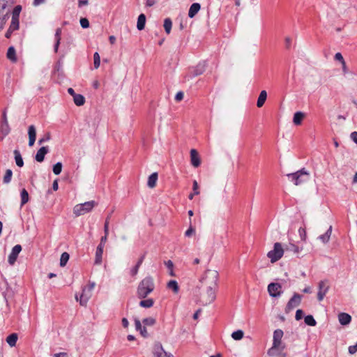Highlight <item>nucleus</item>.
<instances>
[{"label":"nucleus","instance_id":"41","mask_svg":"<svg viewBox=\"0 0 357 357\" xmlns=\"http://www.w3.org/2000/svg\"><path fill=\"white\" fill-rule=\"evenodd\" d=\"M21 10H22V6L20 5L16 6L13 10L12 18L19 20L20 13Z\"/></svg>","mask_w":357,"mask_h":357},{"label":"nucleus","instance_id":"60","mask_svg":"<svg viewBox=\"0 0 357 357\" xmlns=\"http://www.w3.org/2000/svg\"><path fill=\"white\" fill-rule=\"evenodd\" d=\"M183 98V92L179 91V92H178V93L176 94L175 100H176V101H181Z\"/></svg>","mask_w":357,"mask_h":357},{"label":"nucleus","instance_id":"51","mask_svg":"<svg viewBox=\"0 0 357 357\" xmlns=\"http://www.w3.org/2000/svg\"><path fill=\"white\" fill-rule=\"evenodd\" d=\"M348 351L350 354L353 355L357 352V343L355 345L349 346Z\"/></svg>","mask_w":357,"mask_h":357},{"label":"nucleus","instance_id":"24","mask_svg":"<svg viewBox=\"0 0 357 357\" xmlns=\"http://www.w3.org/2000/svg\"><path fill=\"white\" fill-rule=\"evenodd\" d=\"M146 23V16L144 14H140L138 16L137 19V28L138 30L141 31L144 29Z\"/></svg>","mask_w":357,"mask_h":357},{"label":"nucleus","instance_id":"30","mask_svg":"<svg viewBox=\"0 0 357 357\" xmlns=\"http://www.w3.org/2000/svg\"><path fill=\"white\" fill-rule=\"evenodd\" d=\"M17 340V335L16 333H12L10 335H8L6 338V342L10 347L15 346Z\"/></svg>","mask_w":357,"mask_h":357},{"label":"nucleus","instance_id":"46","mask_svg":"<svg viewBox=\"0 0 357 357\" xmlns=\"http://www.w3.org/2000/svg\"><path fill=\"white\" fill-rule=\"evenodd\" d=\"M204 71V66L198 65L196 68L193 70L192 73L194 76H197L202 74Z\"/></svg>","mask_w":357,"mask_h":357},{"label":"nucleus","instance_id":"44","mask_svg":"<svg viewBox=\"0 0 357 357\" xmlns=\"http://www.w3.org/2000/svg\"><path fill=\"white\" fill-rule=\"evenodd\" d=\"M62 170V163L60 162H58L53 166V172L56 175H59Z\"/></svg>","mask_w":357,"mask_h":357},{"label":"nucleus","instance_id":"40","mask_svg":"<svg viewBox=\"0 0 357 357\" xmlns=\"http://www.w3.org/2000/svg\"><path fill=\"white\" fill-rule=\"evenodd\" d=\"M305 323L310 326H314L317 324L315 319L312 315H307L305 317Z\"/></svg>","mask_w":357,"mask_h":357},{"label":"nucleus","instance_id":"22","mask_svg":"<svg viewBox=\"0 0 357 357\" xmlns=\"http://www.w3.org/2000/svg\"><path fill=\"white\" fill-rule=\"evenodd\" d=\"M10 131V128L8 123H1L0 126V132L2 135L1 139L7 136Z\"/></svg>","mask_w":357,"mask_h":357},{"label":"nucleus","instance_id":"56","mask_svg":"<svg viewBox=\"0 0 357 357\" xmlns=\"http://www.w3.org/2000/svg\"><path fill=\"white\" fill-rule=\"evenodd\" d=\"M135 325L137 331H140L142 328V324L138 319H135Z\"/></svg>","mask_w":357,"mask_h":357},{"label":"nucleus","instance_id":"33","mask_svg":"<svg viewBox=\"0 0 357 357\" xmlns=\"http://www.w3.org/2000/svg\"><path fill=\"white\" fill-rule=\"evenodd\" d=\"M192 189H193V190H192V192H192V193H190V194L189 195V196H188V198H189L190 199H193V197H194L195 195H198L200 193V192H199V185H198V183H197V181L196 180H195V181H193V187H192Z\"/></svg>","mask_w":357,"mask_h":357},{"label":"nucleus","instance_id":"34","mask_svg":"<svg viewBox=\"0 0 357 357\" xmlns=\"http://www.w3.org/2000/svg\"><path fill=\"white\" fill-rule=\"evenodd\" d=\"M164 29L167 34H169L172 30V22L170 18H166L164 20Z\"/></svg>","mask_w":357,"mask_h":357},{"label":"nucleus","instance_id":"57","mask_svg":"<svg viewBox=\"0 0 357 357\" xmlns=\"http://www.w3.org/2000/svg\"><path fill=\"white\" fill-rule=\"evenodd\" d=\"M350 139L357 144V132L354 131L350 134Z\"/></svg>","mask_w":357,"mask_h":357},{"label":"nucleus","instance_id":"61","mask_svg":"<svg viewBox=\"0 0 357 357\" xmlns=\"http://www.w3.org/2000/svg\"><path fill=\"white\" fill-rule=\"evenodd\" d=\"M342 73L344 75L348 73L349 72V69L347 66V64H346V62L344 61V63H342Z\"/></svg>","mask_w":357,"mask_h":357},{"label":"nucleus","instance_id":"15","mask_svg":"<svg viewBox=\"0 0 357 357\" xmlns=\"http://www.w3.org/2000/svg\"><path fill=\"white\" fill-rule=\"evenodd\" d=\"M190 162L195 167H198L201 164L198 152L195 149H191L190 151Z\"/></svg>","mask_w":357,"mask_h":357},{"label":"nucleus","instance_id":"17","mask_svg":"<svg viewBox=\"0 0 357 357\" xmlns=\"http://www.w3.org/2000/svg\"><path fill=\"white\" fill-rule=\"evenodd\" d=\"M48 148L43 146L37 151L35 159L37 162H41L44 160L45 155L48 153Z\"/></svg>","mask_w":357,"mask_h":357},{"label":"nucleus","instance_id":"4","mask_svg":"<svg viewBox=\"0 0 357 357\" xmlns=\"http://www.w3.org/2000/svg\"><path fill=\"white\" fill-rule=\"evenodd\" d=\"M287 176L296 185H301L309 180L310 173L303 168L294 173L287 174Z\"/></svg>","mask_w":357,"mask_h":357},{"label":"nucleus","instance_id":"48","mask_svg":"<svg viewBox=\"0 0 357 357\" xmlns=\"http://www.w3.org/2000/svg\"><path fill=\"white\" fill-rule=\"evenodd\" d=\"M10 27L14 31L17 30L19 29V20L12 18Z\"/></svg>","mask_w":357,"mask_h":357},{"label":"nucleus","instance_id":"16","mask_svg":"<svg viewBox=\"0 0 357 357\" xmlns=\"http://www.w3.org/2000/svg\"><path fill=\"white\" fill-rule=\"evenodd\" d=\"M28 135H29V146H32L36 141V128L33 125H31L28 128Z\"/></svg>","mask_w":357,"mask_h":357},{"label":"nucleus","instance_id":"37","mask_svg":"<svg viewBox=\"0 0 357 357\" xmlns=\"http://www.w3.org/2000/svg\"><path fill=\"white\" fill-rule=\"evenodd\" d=\"M69 254L67 252H63L61 255L60 258V266L61 267H63L67 264L68 261L69 260Z\"/></svg>","mask_w":357,"mask_h":357},{"label":"nucleus","instance_id":"5","mask_svg":"<svg viewBox=\"0 0 357 357\" xmlns=\"http://www.w3.org/2000/svg\"><path fill=\"white\" fill-rule=\"evenodd\" d=\"M95 287V283L91 282L87 286L83 287L82 294L78 296L75 295V299L79 302L82 306H86L89 300L92 296V291Z\"/></svg>","mask_w":357,"mask_h":357},{"label":"nucleus","instance_id":"59","mask_svg":"<svg viewBox=\"0 0 357 357\" xmlns=\"http://www.w3.org/2000/svg\"><path fill=\"white\" fill-rule=\"evenodd\" d=\"M139 268V266H136V265H135V266H134V267L130 270V275H131L132 276H133V277H134V276H135V275L137 274V273H138Z\"/></svg>","mask_w":357,"mask_h":357},{"label":"nucleus","instance_id":"2","mask_svg":"<svg viewBox=\"0 0 357 357\" xmlns=\"http://www.w3.org/2000/svg\"><path fill=\"white\" fill-rule=\"evenodd\" d=\"M219 273L214 269H206L201 275L197 285L218 288Z\"/></svg>","mask_w":357,"mask_h":357},{"label":"nucleus","instance_id":"7","mask_svg":"<svg viewBox=\"0 0 357 357\" xmlns=\"http://www.w3.org/2000/svg\"><path fill=\"white\" fill-rule=\"evenodd\" d=\"M283 335L282 330H275L273 333V347L268 350V354L271 356H275L280 346L281 339Z\"/></svg>","mask_w":357,"mask_h":357},{"label":"nucleus","instance_id":"35","mask_svg":"<svg viewBox=\"0 0 357 357\" xmlns=\"http://www.w3.org/2000/svg\"><path fill=\"white\" fill-rule=\"evenodd\" d=\"M29 201V194L26 189L21 191V206L24 205Z\"/></svg>","mask_w":357,"mask_h":357},{"label":"nucleus","instance_id":"10","mask_svg":"<svg viewBox=\"0 0 357 357\" xmlns=\"http://www.w3.org/2000/svg\"><path fill=\"white\" fill-rule=\"evenodd\" d=\"M268 291L271 297H280L282 293V286L279 283L272 282L268 285Z\"/></svg>","mask_w":357,"mask_h":357},{"label":"nucleus","instance_id":"55","mask_svg":"<svg viewBox=\"0 0 357 357\" xmlns=\"http://www.w3.org/2000/svg\"><path fill=\"white\" fill-rule=\"evenodd\" d=\"M303 315V312L301 310H297L296 312L295 318L296 320H300L302 319Z\"/></svg>","mask_w":357,"mask_h":357},{"label":"nucleus","instance_id":"9","mask_svg":"<svg viewBox=\"0 0 357 357\" xmlns=\"http://www.w3.org/2000/svg\"><path fill=\"white\" fill-rule=\"evenodd\" d=\"M329 288L330 286L328 280H321L319 282L317 292V299L319 301H321L324 298L329 290Z\"/></svg>","mask_w":357,"mask_h":357},{"label":"nucleus","instance_id":"62","mask_svg":"<svg viewBox=\"0 0 357 357\" xmlns=\"http://www.w3.org/2000/svg\"><path fill=\"white\" fill-rule=\"evenodd\" d=\"M290 250H292L294 253H298L300 251L299 248L293 244L290 245Z\"/></svg>","mask_w":357,"mask_h":357},{"label":"nucleus","instance_id":"27","mask_svg":"<svg viewBox=\"0 0 357 357\" xmlns=\"http://www.w3.org/2000/svg\"><path fill=\"white\" fill-rule=\"evenodd\" d=\"M304 113L301 112H297L294 114V118H293V122L295 125L298 126L301 125L303 118H304Z\"/></svg>","mask_w":357,"mask_h":357},{"label":"nucleus","instance_id":"3","mask_svg":"<svg viewBox=\"0 0 357 357\" xmlns=\"http://www.w3.org/2000/svg\"><path fill=\"white\" fill-rule=\"evenodd\" d=\"M153 279L149 276L143 279L137 287V295L140 298H145L154 289Z\"/></svg>","mask_w":357,"mask_h":357},{"label":"nucleus","instance_id":"8","mask_svg":"<svg viewBox=\"0 0 357 357\" xmlns=\"http://www.w3.org/2000/svg\"><path fill=\"white\" fill-rule=\"evenodd\" d=\"M284 254V249L280 243L274 244L273 250L269 251L267 257L270 259L271 263H275L282 258Z\"/></svg>","mask_w":357,"mask_h":357},{"label":"nucleus","instance_id":"14","mask_svg":"<svg viewBox=\"0 0 357 357\" xmlns=\"http://www.w3.org/2000/svg\"><path fill=\"white\" fill-rule=\"evenodd\" d=\"M21 251L22 246L20 245H16L13 248L8 259V261L10 265H14L17 259L18 255L20 253Z\"/></svg>","mask_w":357,"mask_h":357},{"label":"nucleus","instance_id":"58","mask_svg":"<svg viewBox=\"0 0 357 357\" xmlns=\"http://www.w3.org/2000/svg\"><path fill=\"white\" fill-rule=\"evenodd\" d=\"M195 229L192 227H190L188 229L185 231V236L190 237L193 234H195Z\"/></svg>","mask_w":357,"mask_h":357},{"label":"nucleus","instance_id":"19","mask_svg":"<svg viewBox=\"0 0 357 357\" xmlns=\"http://www.w3.org/2000/svg\"><path fill=\"white\" fill-rule=\"evenodd\" d=\"M200 8H201V6H200L199 3H192L190 6L189 11H188L189 17H190V18L194 17L196 15V14L199 12V10H200Z\"/></svg>","mask_w":357,"mask_h":357},{"label":"nucleus","instance_id":"12","mask_svg":"<svg viewBox=\"0 0 357 357\" xmlns=\"http://www.w3.org/2000/svg\"><path fill=\"white\" fill-rule=\"evenodd\" d=\"M301 296L298 294H294L286 306V312H288L298 306L301 303Z\"/></svg>","mask_w":357,"mask_h":357},{"label":"nucleus","instance_id":"31","mask_svg":"<svg viewBox=\"0 0 357 357\" xmlns=\"http://www.w3.org/2000/svg\"><path fill=\"white\" fill-rule=\"evenodd\" d=\"M153 304H154V301L152 298L142 300L139 302V305L142 307H144V308H150L153 305Z\"/></svg>","mask_w":357,"mask_h":357},{"label":"nucleus","instance_id":"26","mask_svg":"<svg viewBox=\"0 0 357 357\" xmlns=\"http://www.w3.org/2000/svg\"><path fill=\"white\" fill-rule=\"evenodd\" d=\"M61 28L56 29V32H55V36H54V38H55L54 52H56L59 49V46L60 41H61Z\"/></svg>","mask_w":357,"mask_h":357},{"label":"nucleus","instance_id":"38","mask_svg":"<svg viewBox=\"0 0 357 357\" xmlns=\"http://www.w3.org/2000/svg\"><path fill=\"white\" fill-rule=\"evenodd\" d=\"M164 264L169 270V274L172 277L175 276L173 262L171 260H168L165 261Z\"/></svg>","mask_w":357,"mask_h":357},{"label":"nucleus","instance_id":"6","mask_svg":"<svg viewBox=\"0 0 357 357\" xmlns=\"http://www.w3.org/2000/svg\"><path fill=\"white\" fill-rule=\"evenodd\" d=\"M96 205V203L94 201L77 204L73 208V213L76 216L84 215L90 212Z\"/></svg>","mask_w":357,"mask_h":357},{"label":"nucleus","instance_id":"43","mask_svg":"<svg viewBox=\"0 0 357 357\" xmlns=\"http://www.w3.org/2000/svg\"><path fill=\"white\" fill-rule=\"evenodd\" d=\"M9 18V15L0 14V31L3 29L4 25Z\"/></svg>","mask_w":357,"mask_h":357},{"label":"nucleus","instance_id":"21","mask_svg":"<svg viewBox=\"0 0 357 357\" xmlns=\"http://www.w3.org/2000/svg\"><path fill=\"white\" fill-rule=\"evenodd\" d=\"M332 234V226H330L325 234L320 235L319 239L324 243H327L331 238Z\"/></svg>","mask_w":357,"mask_h":357},{"label":"nucleus","instance_id":"39","mask_svg":"<svg viewBox=\"0 0 357 357\" xmlns=\"http://www.w3.org/2000/svg\"><path fill=\"white\" fill-rule=\"evenodd\" d=\"M243 332L241 330H238L231 333V337L235 340H240L243 337Z\"/></svg>","mask_w":357,"mask_h":357},{"label":"nucleus","instance_id":"47","mask_svg":"<svg viewBox=\"0 0 357 357\" xmlns=\"http://www.w3.org/2000/svg\"><path fill=\"white\" fill-rule=\"evenodd\" d=\"M142 322L146 326H153L155 324V319L153 317H148L144 319Z\"/></svg>","mask_w":357,"mask_h":357},{"label":"nucleus","instance_id":"25","mask_svg":"<svg viewBox=\"0 0 357 357\" xmlns=\"http://www.w3.org/2000/svg\"><path fill=\"white\" fill-rule=\"evenodd\" d=\"M167 287L172 290L174 294H177L179 291V287L176 280L169 281L167 284Z\"/></svg>","mask_w":357,"mask_h":357},{"label":"nucleus","instance_id":"23","mask_svg":"<svg viewBox=\"0 0 357 357\" xmlns=\"http://www.w3.org/2000/svg\"><path fill=\"white\" fill-rule=\"evenodd\" d=\"M158 180V174L154 172L151 174L148 178L147 185L149 188H153L155 186Z\"/></svg>","mask_w":357,"mask_h":357},{"label":"nucleus","instance_id":"28","mask_svg":"<svg viewBox=\"0 0 357 357\" xmlns=\"http://www.w3.org/2000/svg\"><path fill=\"white\" fill-rule=\"evenodd\" d=\"M14 155H15V160L16 165L20 167H23L24 161L22 158V155L18 150L14 151Z\"/></svg>","mask_w":357,"mask_h":357},{"label":"nucleus","instance_id":"20","mask_svg":"<svg viewBox=\"0 0 357 357\" xmlns=\"http://www.w3.org/2000/svg\"><path fill=\"white\" fill-rule=\"evenodd\" d=\"M266 98H267L266 91L265 90L261 91L260 92L259 96L257 99V106L258 107H261L264 105V103L266 100Z\"/></svg>","mask_w":357,"mask_h":357},{"label":"nucleus","instance_id":"13","mask_svg":"<svg viewBox=\"0 0 357 357\" xmlns=\"http://www.w3.org/2000/svg\"><path fill=\"white\" fill-rule=\"evenodd\" d=\"M15 0H0V14L10 15V8L14 4Z\"/></svg>","mask_w":357,"mask_h":357},{"label":"nucleus","instance_id":"50","mask_svg":"<svg viewBox=\"0 0 357 357\" xmlns=\"http://www.w3.org/2000/svg\"><path fill=\"white\" fill-rule=\"evenodd\" d=\"M50 139V133H47L45 135H44L43 137L40 138L38 140V144H42L44 142L49 141Z\"/></svg>","mask_w":357,"mask_h":357},{"label":"nucleus","instance_id":"45","mask_svg":"<svg viewBox=\"0 0 357 357\" xmlns=\"http://www.w3.org/2000/svg\"><path fill=\"white\" fill-rule=\"evenodd\" d=\"M93 60H94V68L96 69L98 68L100 64V57L98 52H95L93 54Z\"/></svg>","mask_w":357,"mask_h":357},{"label":"nucleus","instance_id":"52","mask_svg":"<svg viewBox=\"0 0 357 357\" xmlns=\"http://www.w3.org/2000/svg\"><path fill=\"white\" fill-rule=\"evenodd\" d=\"M335 60L340 61L341 63L345 61L342 54L340 52L335 54Z\"/></svg>","mask_w":357,"mask_h":357},{"label":"nucleus","instance_id":"11","mask_svg":"<svg viewBox=\"0 0 357 357\" xmlns=\"http://www.w3.org/2000/svg\"><path fill=\"white\" fill-rule=\"evenodd\" d=\"M153 354L154 357H174L172 354L165 351L162 344L159 342L154 344Z\"/></svg>","mask_w":357,"mask_h":357},{"label":"nucleus","instance_id":"64","mask_svg":"<svg viewBox=\"0 0 357 357\" xmlns=\"http://www.w3.org/2000/svg\"><path fill=\"white\" fill-rule=\"evenodd\" d=\"M54 357H68V355L65 352H60V353L55 354L54 355Z\"/></svg>","mask_w":357,"mask_h":357},{"label":"nucleus","instance_id":"18","mask_svg":"<svg viewBox=\"0 0 357 357\" xmlns=\"http://www.w3.org/2000/svg\"><path fill=\"white\" fill-rule=\"evenodd\" d=\"M338 320L340 324L346 326L351 322V317L347 313L342 312L338 315Z\"/></svg>","mask_w":357,"mask_h":357},{"label":"nucleus","instance_id":"36","mask_svg":"<svg viewBox=\"0 0 357 357\" xmlns=\"http://www.w3.org/2000/svg\"><path fill=\"white\" fill-rule=\"evenodd\" d=\"M103 250L100 249H96V257H95V264H100L102 263V257Z\"/></svg>","mask_w":357,"mask_h":357},{"label":"nucleus","instance_id":"32","mask_svg":"<svg viewBox=\"0 0 357 357\" xmlns=\"http://www.w3.org/2000/svg\"><path fill=\"white\" fill-rule=\"evenodd\" d=\"M7 57L10 61L15 62L17 61V57L15 55V50L13 47H10L7 52Z\"/></svg>","mask_w":357,"mask_h":357},{"label":"nucleus","instance_id":"1","mask_svg":"<svg viewBox=\"0 0 357 357\" xmlns=\"http://www.w3.org/2000/svg\"><path fill=\"white\" fill-rule=\"evenodd\" d=\"M217 289L211 287L197 285L194 290V294L200 303L203 305H207L215 300Z\"/></svg>","mask_w":357,"mask_h":357},{"label":"nucleus","instance_id":"54","mask_svg":"<svg viewBox=\"0 0 357 357\" xmlns=\"http://www.w3.org/2000/svg\"><path fill=\"white\" fill-rule=\"evenodd\" d=\"M104 232L106 234V236H107L109 234V218H107L105 220L104 225Z\"/></svg>","mask_w":357,"mask_h":357},{"label":"nucleus","instance_id":"63","mask_svg":"<svg viewBox=\"0 0 357 357\" xmlns=\"http://www.w3.org/2000/svg\"><path fill=\"white\" fill-rule=\"evenodd\" d=\"M14 31L13 29H11V28L9 26L8 29L7 30L6 34H5V36L7 38H10L13 32Z\"/></svg>","mask_w":357,"mask_h":357},{"label":"nucleus","instance_id":"29","mask_svg":"<svg viewBox=\"0 0 357 357\" xmlns=\"http://www.w3.org/2000/svg\"><path fill=\"white\" fill-rule=\"evenodd\" d=\"M73 101L77 106H82L85 103V98L81 94H76L73 97Z\"/></svg>","mask_w":357,"mask_h":357},{"label":"nucleus","instance_id":"53","mask_svg":"<svg viewBox=\"0 0 357 357\" xmlns=\"http://www.w3.org/2000/svg\"><path fill=\"white\" fill-rule=\"evenodd\" d=\"M299 234H300V236H301V238L303 241H305V238H306V232H305V229L303 228H300L299 230Z\"/></svg>","mask_w":357,"mask_h":357},{"label":"nucleus","instance_id":"42","mask_svg":"<svg viewBox=\"0 0 357 357\" xmlns=\"http://www.w3.org/2000/svg\"><path fill=\"white\" fill-rule=\"evenodd\" d=\"M13 176V172L10 169H7L6 171V174L3 176V183H9L11 181Z\"/></svg>","mask_w":357,"mask_h":357},{"label":"nucleus","instance_id":"49","mask_svg":"<svg viewBox=\"0 0 357 357\" xmlns=\"http://www.w3.org/2000/svg\"><path fill=\"white\" fill-rule=\"evenodd\" d=\"M79 22L81 26L84 29H86L89 26V22L86 18H81Z\"/></svg>","mask_w":357,"mask_h":357}]
</instances>
